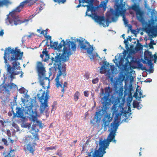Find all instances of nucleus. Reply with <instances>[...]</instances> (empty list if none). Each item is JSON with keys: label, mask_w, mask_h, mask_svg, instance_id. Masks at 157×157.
Masks as SVG:
<instances>
[{"label": "nucleus", "mask_w": 157, "mask_h": 157, "mask_svg": "<svg viewBox=\"0 0 157 157\" xmlns=\"http://www.w3.org/2000/svg\"><path fill=\"white\" fill-rule=\"evenodd\" d=\"M100 90V96L101 98V103L103 105L101 110L103 112H105L109 104L110 100L109 99V97L112 91V89L109 86L105 87L104 89L101 88Z\"/></svg>", "instance_id": "5"}, {"label": "nucleus", "mask_w": 157, "mask_h": 157, "mask_svg": "<svg viewBox=\"0 0 157 157\" xmlns=\"http://www.w3.org/2000/svg\"><path fill=\"white\" fill-rule=\"evenodd\" d=\"M41 29H37V31L38 33H40L41 32Z\"/></svg>", "instance_id": "63"}, {"label": "nucleus", "mask_w": 157, "mask_h": 157, "mask_svg": "<svg viewBox=\"0 0 157 157\" xmlns=\"http://www.w3.org/2000/svg\"><path fill=\"white\" fill-rule=\"evenodd\" d=\"M44 56L45 57V58H44L43 61L45 62H46L49 58V56L48 54Z\"/></svg>", "instance_id": "42"}, {"label": "nucleus", "mask_w": 157, "mask_h": 157, "mask_svg": "<svg viewBox=\"0 0 157 157\" xmlns=\"http://www.w3.org/2000/svg\"><path fill=\"white\" fill-rule=\"evenodd\" d=\"M36 69L38 73L39 78L46 76L45 68L41 62L38 61L36 63Z\"/></svg>", "instance_id": "12"}, {"label": "nucleus", "mask_w": 157, "mask_h": 157, "mask_svg": "<svg viewBox=\"0 0 157 157\" xmlns=\"http://www.w3.org/2000/svg\"><path fill=\"white\" fill-rule=\"evenodd\" d=\"M119 66H118L119 67H121V66L123 67V61L121 60L119 62Z\"/></svg>", "instance_id": "44"}, {"label": "nucleus", "mask_w": 157, "mask_h": 157, "mask_svg": "<svg viewBox=\"0 0 157 157\" xmlns=\"http://www.w3.org/2000/svg\"><path fill=\"white\" fill-rule=\"evenodd\" d=\"M87 0H81V2H82L83 3L84 2H86L87 3H88V2H87Z\"/></svg>", "instance_id": "58"}, {"label": "nucleus", "mask_w": 157, "mask_h": 157, "mask_svg": "<svg viewBox=\"0 0 157 157\" xmlns=\"http://www.w3.org/2000/svg\"><path fill=\"white\" fill-rule=\"evenodd\" d=\"M23 149L25 152H29L33 155L35 150V147L33 143H29L24 146Z\"/></svg>", "instance_id": "15"}, {"label": "nucleus", "mask_w": 157, "mask_h": 157, "mask_svg": "<svg viewBox=\"0 0 157 157\" xmlns=\"http://www.w3.org/2000/svg\"><path fill=\"white\" fill-rule=\"evenodd\" d=\"M123 0H114L115 6H116L115 12L114 11L113 14L116 16H118L122 12L125 11V4L123 3Z\"/></svg>", "instance_id": "8"}, {"label": "nucleus", "mask_w": 157, "mask_h": 157, "mask_svg": "<svg viewBox=\"0 0 157 157\" xmlns=\"http://www.w3.org/2000/svg\"><path fill=\"white\" fill-rule=\"evenodd\" d=\"M136 91L134 93V97H135L136 99H139V96H138V93L137 92V90H138L137 89H136Z\"/></svg>", "instance_id": "41"}, {"label": "nucleus", "mask_w": 157, "mask_h": 157, "mask_svg": "<svg viewBox=\"0 0 157 157\" xmlns=\"http://www.w3.org/2000/svg\"><path fill=\"white\" fill-rule=\"evenodd\" d=\"M100 112H101V111L98 112H96L94 118V119H96V122H98L100 120V116L101 115L100 114Z\"/></svg>", "instance_id": "27"}, {"label": "nucleus", "mask_w": 157, "mask_h": 157, "mask_svg": "<svg viewBox=\"0 0 157 157\" xmlns=\"http://www.w3.org/2000/svg\"><path fill=\"white\" fill-rule=\"evenodd\" d=\"M99 80V79L98 78H96L92 80V83L93 84H95L98 82Z\"/></svg>", "instance_id": "43"}, {"label": "nucleus", "mask_w": 157, "mask_h": 157, "mask_svg": "<svg viewBox=\"0 0 157 157\" xmlns=\"http://www.w3.org/2000/svg\"><path fill=\"white\" fill-rule=\"evenodd\" d=\"M4 148L3 146H0V151H1Z\"/></svg>", "instance_id": "60"}, {"label": "nucleus", "mask_w": 157, "mask_h": 157, "mask_svg": "<svg viewBox=\"0 0 157 157\" xmlns=\"http://www.w3.org/2000/svg\"><path fill=\"white\" fill-rule=\"evenodd\" d=\"M44 56L43 54H40V57L43 60L44 59Z\"/></svg>", "instance_id": "56"}, {"label": "nucleus", "mask_w": 157, "mask_h": 157, "mask_svg": "<svg viewBox=\"0 0 157 157\" xmlns=\"http://www.w3.org/2000/svg\"><path fill=\"white\" fill-rule=\"evenodd\" d=\"M4 33L3 30H1L0 31V36H3Z\"/></svg>", "instance_id": "49"}, {"label": "nucleus", "mask_w": 157, "mask_h": 157, "mask_svg": "<svg viewBox=\"0 0 157 157\" xmlns=\"http://www.w3.org/2000/svg\"><path fill=\"white\" fill-rule=\"evenodd\" d=\"M39 125L37 124H33L32 126V129L30 131L31 133L34 136L36 140H39L38 132L39 131Z\"/></svg>", "instance_id": "14"}, {"label": "nucleus", "mask_w": 157, "mask_h": 157, "mask_svg": "<svg viewBox=\"0 0 157 157\" xmlns=\"http://www.w3.org/2000/svg\"><path fill=\"white\" fill-rule=\"evenodd\" d=\"M29 108L27 110V113L32 118V121L35 122L37 120V113L35 111H33L32 109V107L29 106Z\"/></svg>", "instance_id": "17"}, {"label": "nucleus", "mask_w": 157, "mask_h": 157, "mask_svg": "<svg viewBox=\"0 0 157 157\" xmlns=\"http://www.w3.org/2000/svg\"><path fill=\"white\" fill-rule=\"evenodd\" d=\"M145 29L146 30H148L151 28L152 24L151 23L146 22L145 24Z\"/></svg>", "instance_id": "30"}, {"label": "nucleus", "mask_w": 157, "mask_h": 157, "mask_svg": "<svg viewBox=\"0 0 157 157\" xmlns=\"http://www.w3.org/2000/svg\"><path fill=\"white\" fill-rule=\"evenodd\" d=\"M33 140V138L31 136H25L23 139L24 143L25 144L31 143V142Z\"/></svg>", "instance_id": "23"}, {"label": "nucleus", "mask_w": 157, "mask_h": 157, "mask_svg": "<svg viewBox=\"0 0 157 157\" xmlns=\"http://www.w3.org/2000/svg\"><path fill=\"white\" fill-rule=\"evenodd\" d=\"M121 116V114L119 113L116 114L114 121L111 124L110 128L109 129L110 132L107 137V141L100 140L99 142V147L98 150H95L93 153V157H102L103 155L106 153L105 150L108 147L109 143L113 141L114 143H116L115 137L119 125Z\"/></svg>", "instance_id": "2"}, {"label": "nucleus", "mask_w": 157, "mask_h": 157, "mask_svg": "<svg viewBox=\"0 0 157 157\" xmlns=\"http://www.w3.org/2000/svg\"><path fill=\"white\" fill-rule=\"evenodd\" d=\"M55 2H57L59 3L61 2L62 3H64L66 1V0H54Z\"/></svg>", "instance_id": "40"}, {"label": "nucleus", "mask_w": 157, "mask_h": 157, "mask_svg": "<svg viewBox=\"0 0 157 157\" xmlns=\"http://www.w3.org/2000/svg\"><path fill=\"white\" fill-rule=\"evenodd\" d=\"M95 122H96V121H95V119H94V118L92 120L90 121V123L93 124H95Z\"/></svg>", "instance_id": "48"}, {"label": "nucleus", "mask_w": 157, "mask_h": 157, "mask_svg": "<svg viewBox=\"0 0 157 157\" xmlns=\"http://www.w3.org/2000/svg\"><path fill=\"white\" fill-rule=\"evenodd\" d=\"M123 20L124 21V22L125 23H128V22H127V20L125 19L124 17H123Z\"/></svg>", "instance_id": "59"}, {"label": "nucleus", "mask_w": 157, "mask_h": 157, "mask_svg": "<svg viewBox=\"0 0 157 157\" xmlns=\"http://www.w3.org/2000/svg\"><path fill=\"white\" fill-rule=\"evenodd\" d=\"M89 4L88 5H86V6L87 8L86 11V15L90 16L89 15L87 14L88 12L92 10L93 8V3H88Z\"/></svg>", "instance_id": "24"}, {"label": "nucleus", "mask_w": 157, "mask_h": 157, "mask_svg": "<svg viewBox=\"0 0 157 157\" xmlns=\"http://www.w3.org/2000/svg\"><path fill=\"white\" fill-rule=\"evenodd\" d=\"M45 94V91H44L40 97V94H37V97L39 98L40 102L41 103L40 108L41 112L43 113L45 111L47 113L49 109L48 105V99L49 97L48 91L47 90L44 97Z\"/></svg>", "instance_id": "6"}, {"label": "nucleus", "mask_w": 157, "mask_h": 157, "mask_svg": "<svg viewBox=\"0 0 157 157\" xmlns=\"http://www.w3.org/2000/svg\"><path fill=\"white\" fill-rule=\"evenodd\" d=\"M130 63L128 60L125 63V64L123 65V67L125 69H126L130 65Z\"/></svg>", "instance_id": "32"}, {"label": "nucleus", "mask_w": 157, "mask_h": 157, "mask_svg": "<svg viewBox=\"0 0 157 157\" xmlns=\"http://www.w3.org/2000/svg\"><path fill=\"white\" fill-rule=\"evenodd\" d=\"M25 89L23 87L19 89V91L21 94H24L25 93Z\"/></svg>", "instance_id": "39"}, {"label": "nucleus", "mask_w": 157, "mask_h": 157, "mask_svg": "<svg viewBox=\"0 0 157 157\" xmlns=\"http://www.w3.org/2000/svg\"><path fill=\"white\" fill-rule=\"evenodd\" d=\"M95 55L93 54L90 57V59H94L95 58Z\"/></svg>", "instance_id": "55"}, {"label": "nucleus", "mask_w": 157, "mask_h": 157, "mask_svg": "<svg viewBox=\"0 0 157 157\" xmlns=\"http://www.w3.org/2000/svg\"><path fill=\"white\" fill-rule=\"evenodd\" d=\"M153 44H152V43H150L149 44V46L150 48H153Z\"/></svg>", "instance_id": "51"}, {"label": "nucleus", "mask_w": 157, "mask_h": 157, "mask_svg": "<svg viewBox=\"0 0 157 157\" xmlns=\"http://www.w3.org/2000/svg\"><path fill=\"white\" fill-rule=\"evenodd\" d=\"M31 0H26L21 2L20 3L19 5L13 10V12H17L18 13L20 12L21 9L24 7L25 5L28 3H29Z\"/></svg>", "instance_id": "19"}, {"label": "nucleus", "mask_w": 157, "mask_h": 157, "mask_svg": "<svg viewBox=\"0 0 157 157\" xmlns=\"http://www.w3.org/2000/svg\"><path fill=\"white\" fill-rule=\"evenodd\" d=\"M56 149V146L48 147L45 149V151H48L50 150Z\"/></svg>", "instance_id": "35"}, {"label": "nucleus", "mask_w": 157, "mask_h": 157, "mask_svg": "<svg viewBox=\"0 0 157 157\" xmlns=\"http://www.w3.org/2000/svg\"><path fill=\"white\" fill-rule=\"evenodd\" d=\"M41 34H43L44 35L45 37L47 36L48 34V30L47 29L46 30H42L41 31V32L40 33Z\"/></svg>", "instance_id": "34"}, {"label": "nucleus", "mask_w": 157, "mask_h": 157, "mask_svg": "<svg viewBox=\"0 0 157 157\" xmlns=\"http://www.w3.org/2000/svg\"><path fill=\"white\" fill-rule=\"evenodd\" d=\"M139 105V103L138 102H133V105L134 108H137Z\"/></svg>", "instance_id": "38"}, {"label": "nucleus", "mask_w": 157, "mask_h": 157, "mask_svg": "<svg viewBox=\"0 0 157 157\" xmlns=\"http://www.w3.org/2000/svg\"><path fill=\"white\" fill-rule=\"evenodd\" d=\"M146 67H142V68H141V69L143 70H147V71L148 70H147L146 69Z\"/></svg>", "instance_id": "61"}, {"label": "nucleus", "mask_w": 157, "mask_h": 157, "mask_svg": "<svg viewBox=\"0 0 157 157\" xmlns=\"http://www.w3.org/2000/svg\"><path fill=\"white\" fill-rule=\"evenodd\" d=\"M73 115L72 112L71 111H67L66 112L65 117L67 120H69Z\"/></svg>", "instance_id": "26"}, {"label": "nucleus", "mask_w": 157, "mask_h": 157, "mask_svg": "<svg viewBox=\"0 0 157 157\" xmlns=\"http://www.w3.org/2000/svg\"><path fill=\"white\" fill-rule=\"evenodd\" d=\"M92 17L95 21L100 25H102L104 27L109 26V19H107L105 20L104 16H99L96 14H94L92 15Z\"/></svg>", "instance_id": "10"}, {"label": "nucleus", "mask_w": 157, "mask_h": 157, "mask_svg": "<svg viewBox=\"0 0 157 157\" xmlns=\"http://www.w3.org/2000/svg\"><path fill=\"white\" fill-rule=\"evenodd\" d=\"M64 45H65V43L63 40L61 41L59 45L58 42H54L52 43V41H50V46L51 48L55 49H60L63 46L64 47Z\"/></svg>", "instance_id": "16"}, {"label": "nucleus", "mask_w": 157, "mask_h": 157, "mask_svg": "<svg viewBox=\"0 0 157 157\" xmlns=\"http://www.w3.org/2000/svg\"><path fill=\"white\" fill-rule=\"evenodd\" d=\"M16 109L17 110L16 113H15L13 111L14 115L15 116L16 115H17V117H18L22 118L23 116V110L21 108L17 107Z\"/></svg>", "instance_id": "22"}, {"label": "nucleus", "mask_w": 157, "mask_h": 157, "mask_svg": "<svg viewBox=\"0 0 157 157\" xmlns=\"http://www.w3.org/2000/svg\"><path fill=\"white\" fill-rule=\"evenodd\" d=\"M94 0H87V2L88 3H93Z\"/></svg>", "instance_id": "54"}, {"label": "nucleus", "mask_w": 157, "mask_h": 157, "mask_svg": "<svg viewBox=\"0 0 157 157\" xmlns=\"http://www.w3.org/2000/svg\"><path fill=\"white\" fill-rule=\"evenodd\" d=\"M131 9L136 11L137 17L138 20L141 21L143 20V12L140 10L138 5L135 3L132 6Z\"/></svg>", "instance_id": "11"}, {"label": "nucleus", "mask_w": 157, "mask_h": 157, "mask_svg": "<svg viewBox=\"0 0 157 157\" xmlns=\"http://www.w3.org/2000/svg\"><path fill=\"white\" fill-rule=\"evenodd\" d=\"M9 3V0H0V7H3L4 5H7Z\"/></svg>", "instance_id": "25"}, {"label": "nucleus", "mask_w": 157, "mask_h": 157, "mask_svg": "<svg viewBox=\"0 0 157 157\" xmlns=\"http://www.w3.org/2000/svg\"><path fill=\"white\" fill-rule=\"evenodd\" d=\"M108 0H105L102 2L100 5V6L102 7L105 10L106 9V6L108 3Z\"/></svg>", "instance_id": "28"}, {"label": "nucleus", "mask_w": 157, "mask_h": 157, "mask_svg": "<svg viewBox=\"0 0 157 157\" xmlns=\"http://www.w3.org/2000/svg\"><path fill=\"white\" fill-rule=\"evenodd\" d=\"M145 97V95H144ZM144 97V95H142V93L141 91H140L139 92V99H138V101H140L141 98H143Z\"/></svg>", "instance_id": "37"}, {"label": "nucleus", "mask_w": 157, "mask_h": 157, "mask_svg": "<svg viewBox=\"0 0 157 157\" xmlns=\"http://www.w3.org/2000/svg\"><path fill=\"white\" fill-rule=\"evenodd\" d=\"M25 19H20L18 15L12 13L7 15L5 21L7 25L12 26L14 25H17L20 24L25 22Z\"/></svg>", "instance_id": "7"}, {"label": "nucleus", "mask_w": 157, "mask_h": 157, "mask_svg": "<svg viewBox=\"0 0 157 157\" xmlns=\"http://www.w3.org/2000/svg\"><path fill=\"white\" fill-rule=\"evenodd\" d=\"M2 141L5 145L6 146H8L9 144L8 143L7 140L6 139L4 138H2Z\"/></svg>", "instance_id": "33"}, {"label": "nucleus", "mask_w": 157, "mask_h": 157, "mask_svg": "<svg viewBox=\"0 0 157 157\" xmlns=\"http://www.w3.org/2000/svg\"><path fill=\"white\" fill-rule=\"evenodd\" d=\"M152 81L151 79H147L145 81V82H150Z\"/></svg>", "instance_id": "52"}, {"label": "nucleus", "mask_w": 157, "mask_h": 157, "mask_svg": "<svg viewBox=\"0 0 157 157\" xmlns=\"http://www.w3.org/2000/svg\"><path fill=\"white\" fill-rule=\"evenodd\" d=\"M17 151L16 148H13L11 145L7 154L4 157H15V152Z\"/></svg>", "instance_id": "20"}, {"label": "nucleus", "mask_w": 157, "mask_h": 157, "mask_svg": "<svg viewBox=\"0 0 157 157\" xmlns=\"http://www.w3.org/2000/svg\"><path fill=\"white\" fill-rule=\"evenodd\" d=\"M40 85L42 86V88L45 89L49 87L50 80L48 78L43 76L39 78Z\"/></svg>", "instance_id": "13"}, {"label": "nucleus", "mask_w": 157, "mask_h": 157, "mask_svg": "<svg viewBox=\"0 0 157 157\" xmlns=\"http://www.w3.org/2000/svg\"><path fill=\"white\" fill-rule=\"evenodd\" d=\"M46 38L47 39H48V40L49 39V40H50V41H52L51 40L52 38H51V36H46Z\"/></svg>", "instance_id": "50"}, {"label": "nucleus", "mask_w": 157, "mask_h": 157, "mask_svg": "<svg viewBox=\"0 0 157 157\" xmlns=\"http://www.w3.org/2000/svg\"><path fill=\"white\" fill-rule=\"evenodd\" d=\"M130 29L131 32L132 33H134V32H135V30H134V29H132V26H131L130 27Z\"/></svg>", "instance_id": "53"}, {"label": "nucleus", "mask_w": 157, "mask_h": 157, "mask_svg": "<svg viewBox=\"0 0 157 157\" xmlns=\"http://www.w3.org/2000/svg\"><path fill=\"white\" fill-rule=\"evenodd\" d=\"M22 125L25 128H29L31 127V124L29 123H23Z\"/></svg>", "instance_id": "31"}, {"label": "nucleus", "mask_w": 157, "mask_h": 157, "mask_svg": "<svg viewBox=\"0 0 157 157\" xmlns=\"http://www.w3.org/2000/svg\"><path fill=\"white\" fill-rule=\"evenodd\" d=\"M128 38H127L126 40L125 39V40L124 41V43L125 44L126 46H128Z\"/></svg>", "instance_id": "45"}, {"label": "nucleus", "mask_w": 157, "mask_h": 157, "mask_svg": "<svg viewBox=\"0 0 157 157\" xmlns=\"http://www.w3.org/2000/svg\"><path fill=\"white\" fill-rule=\"evenodd\" d=\"M128 39H129V41H132V38H131V37L130 36H128Z\"/></svg>", "instance_id": "62"}, {"label": "nucleus", "mask_w": 157, "mask_h": 157, "mask_svg": "<svg viewBox=\"0 0 157 157\" xmlns=\"http://www.w3.org/2000/svg\"><path fill=\"white\" fill-rule=\"evenodd\" d=\"M66 43L65 45L67 44L68 47L67 48L64 45L63 49V54L60 55V54L58 55L57 54L54 58L52 57L51 58L52 63H54V61L56 60V58L58 57L59 59V63H64L67 61L69 59V57L71 55V51L70 48V44L71 45V48L73 51H75L76 50V44L73 41H70L69 39H67L66 40Z\"/></svg>", "instance_id": "4"}, {"label": "nucleus", "mask_w": 157, "mask_h": 157, "mask_svg": "<svg viewBox=\"0 0 157 157\" xmlns=\"http://www.w3.org/2000/svg\"><path fill=\"white\" fill-rule=\"evenodd\" d=\"M23 55V52H21L20 50L17 48L8 47L5 48L3 59L5 64V67H6L7 75H9L8 77L11 80L15 78L14 76L21 74L20 77L23 76V73L20 71H16L17 70H20V63L17 61L21 60Z\"/></svg>", "instance_id": "1"}, {"label": "nucleus", "mask_w": 157, "mask_h": 157, "mask_svg": "<svg viewBox=\"0 0 157 157\" xmlns=\"http://www.w3.org/2000/svg\"><path fill=\"white\" fill-rule=\"evenodd\" d=\"M88 91H85L84 92V96L85 97H87L88 96Z\"/></svg>", "instance_id": "46"}, {"label": "nucleus", "mask_w": 157, "mask_h": 157, "mask_svg": "<svg viewBox=\"0 0 157 157\" xmlns=\"http://www.w3.org/2000/svg\"><path fill=\"white\" fill-rule=\"evenodd\" d=\"M153 56L151 52L147 51L145 52L144 53V59L147 60L148 63H151V61L153 59Z\"/></svg>", "instance_id": "18"}, {"label": "nucleus", "mask_w": 157, "mask_h": 157, "mask_svg": "<svg viewBox=\"0 0 157 157\" xmlns=\"http://www.w3.org/2000/svg\"><path fill=\"white\" fill-rule=\"evenodd\" d=\"M59 59L58 57H56V60L54 61V68L55 70H59V72L55 79V85L57 88L61 89V92L64 94L65 90V88L67 87V82H64L63 84L62 81H59V77L62 75H63L64 77L66 76V65L65 63H59Z\"/></svg>", "instance_id": "3"}, {"label": "nucleus", "mask_w": 157, "mask_h": 157, "mask_svg": "<svg viewBox=\"0 0 157 157\" xmlns=\"http://www.w3.org/2000/svg\"><path fill=\"white\" fill-rule=\"evenodd\" d=\"M80 95V93L79 92H76L74 95V98L75 101H76L79 99V96Z\"/></svg>", "instance_id": "29"}, {"label": "nucleus", "mask_w": 157, "mask_h": 157, "mask_svg": "<svg viewBox=\"0 0 157 157\" xmlns=\"http://www.w3.org/2000/svg\"><path fill=\"white\" fill-rule=\"evenodd\" d=\"M112 120V117H111L110 115H107L104 117L103 120L105 128H106L107 126H109V123Z\"/></svg>", "instance_id": "21"}, {"label": "nucleus", "mask_w": 157, "mask_h": 157, "mask_svg": "<svg viewBox=\"0 0 157 157\" xmlns=\"http://www.w3.org/2000/svg\"><path fill=\"white\" fill-rule=\"evenodd\" d=\"M76 41L79 42L81 49L86 50L87 52L89 54H91L92 53L94 50L93 48L89 42L86 40L84 43V40H81L78 38L76 39Z\"/></svg>", "instance_id": "9"}, {"label": "nucleus", "mask_w": 157, "mask_h": 157, "mask_svg": "<svg viewBox=\"0 0 157 157\" xmlns=\"http://www.w3.org/2000/svg\"><path fill=\"white\" fill-rule=\"evenodd\" d=\"M151 43H152L153 45H155L156 43H155L154 41V40H151L150 42Z\"/></svg>", "instance_id": "57"}, {"label": "nucleus", "mask_w": 157, "mask_h": 157, "mask_svg": "<svg viewBox=\"0 0 157 157\" xmlns=\"http://www.w3.org/2000/svg\"><path fill=\"white\" fill-rule=\"evenodd\" d=\"M154 58L155 60H157V56L156 55V54L154 55Z\"/></svg>", "instance_id": "64"}, {"label": "nucleus", "mask_w": 157, "mask_h": 157, "mask_svg": "<svg viewBox=\"0 0 157 157\" xmlns=\"http://www.w3.org/2000/svg\"><path fill=\"white\" fill-rule=\"evenodd\" d=\"M42 53L44 56L48 54V52L46 50L45 51H43L42 52Z\"/></svg>", "instance_id": "47"}, {"label": "nucleus", "mask_w": 157, "mask_h": 157, "mask_svg": "<svg viewBox=\"0 0 157 157\" xmlns=\"http://www.w3.org/2000/svg\"><path fill=\"white\" fill-rule=\"evenodd\" d=\"M12 125L13 127L16 129L17 131H18L19 130V127L17 124H15V123H13L12 124Z\"/></svg>", "instance_id": "36"}]
</instances>
